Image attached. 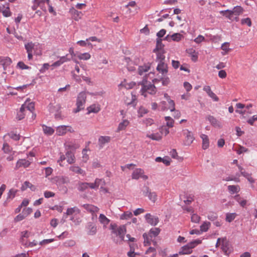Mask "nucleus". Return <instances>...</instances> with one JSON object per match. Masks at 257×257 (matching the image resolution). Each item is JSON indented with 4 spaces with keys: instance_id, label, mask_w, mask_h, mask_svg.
<instances>
[{
    "instance_id": "nucleus-1",
    "label": "nucleus",
    "mask_w": 257,
    "mask_h": 257,
    "mask_svg": "<svg viewBox=\"0 0 257 257\" xmlns=\"http://www.w3.org/2000/svg\"><path fill=\"white\" fill-rule=\"evenodd\" d=\"M110 229L111 230L112 233L118 236L120 239L119 242L115 239H113V241L116 243H121L122 241L124 240V235L126 231L125 226L122 225L117 227L116 224H111Z\"/></svg>"
},
{
    "instance_id": "nucleus-2",
    "label": "nucleus",
    "mask_w": 257,
    "mask_h": 257,
    "mask_svg": "<svg viewBox=\"0 0 257 257\" xmlns=\"http://www.w3.org/2000/svg\"><path fill=\"white\" fill-rule=\"evenodd\" d=\"M87 93L86 91H81L78 93L76 102V108L73 111L74 113H76L84 108Z\"/></svg>"
},
{
    "instance_id": "nucleus-3",
    "label": "nucleus",
    "mask_w": 257,
    "mask_h": 257,
    "mask_svg": "<svg viewBox=\"0 0 257 257\" xmlns=\"http://www.w3.org/2000/svg\"><path fill=\"white\" fill-rule=\"evenodd\" d=\"M142 88L141 91H142V95L146 96V95L145 94L146 92H148L151 94H155L156 93L157 90L154 84L151 83L148 84H145L144 82H142Z\"/></svg>"
},
{
    "instance_id": "nucleus-4",
    "label": "nucleus",
    "mask_w": 257,
    "mask_h": 257,
    "mask_svg": "<svg viewBox=\"0 0 257 257\" xmlns=\"http://www.w3.org/2000/svg\"><path fill=\"white\" fill-rule=\"evenodd\" d=\"M56 185L60 189H62L64 184H67L70 182L68 177L65 176H57L55 178Z\"/></svg>"
},
{
    "instance_id": "nucleus-5",
    "label": "nucleus",
    "mask_w": 257,
    "mask_h": 257,
    "mask_svg": "<svg viewBox=\"0 0 257 257\" xmlns=\"http://www.w3.org/2000/svg\"><path fill=\"white\" fill-rule=\"evenodd\" d=\"M143 194L147 196L149 199L153 203H155L157 199V195L155 192H151L148 186H145L143 190Z\"/></svg>"
},
{
    "instance_id": "nucleus-6",
    "label": "nucleus",
    "mask_w": 257,
    "mask_h": 257,
    "mask_svg": "<svg viewBox=\"0 0 257 257\" xmlns=\"http://www.w3.org/2000/svg\"><path fill=\"white\" fill-rule=\"evenodd\" d=\"M168 64L166 63V61L158 62V65L157 67V70L164 76L167 75L168 69Z\"/></svg>"
},
{
    "instance_id": "nucleus-7",
    "label": "nucleus",
    "mask_w": 257,
    "mask_h": 257,
    "mask_svg": "<svg viewBox=\"0 0 257 257\" xmlns=\"http://www.w3.org/2000/svg\"><path fill=\"white\" fill-rule=\"evenodd\" d=\"M146 222L152 226H156L159 223L158 217L152 215L150 213H147L145 216Z\"/></svg>"
},
{
    "instance_id": "nucleus-8",
    "label": "nucleus",
    "mask_w": 257,
    "mask_h": 257,
    "mask_svg": "<svg viewBox=\"0 0 257 257\" xmlns=\"http://www.w3.org/2000/svg\"><path fill=\"white\" fill-rule=\"evenodd\" d=\"M184 135L186 136V137L184 144L185 146H190L195 139L193 133L188 130H186Z\"/></svg>"
},
{
    "instance_id": "nucleus-9",
    "label": "nucleus",
    "mask_w": 257,
    "mask_h": 257,
    "mask_svg": "<svg viewBox=\"0 0 257 257\" xmlns=\"http://www.w3.org/2000/svg\"><path fill=\"white\" fill-rule=\"evenodd\" d=\"M30 162L28 160L26 159H19L16 163L15 169L18 170L22 167L24 168H27L30 166Z\"/></svg>"
},
{
    "instance_id": "nucleus-10",
    "label": "nucleus",
    "mask_w": 257,
    "mask_h": 257,
    "mask_svg": "<svg viewBox=\"0 0 257 257\" xmlns=\"http://www.w3.org/2000/svg\"><path fill=\"white\" fill-rule=\"evenodd\" d=\"M86 228L87 229V234L89 235H93L97 232V228L93 222H89L87 224Z\"/></svg>"
},
{
    "instance_id": "nucleus-11",
    "label": "nucleus",
    "mask_w": 257,
    "mask_h": 257,
    "mask_svg": "<svg viewBox=\"0 0 257 257\" xmlns=\"http://www.w3.org/2000/svg\"><path fill=\"white\" fill-rule=\"evenodd\" d=\"M12 63V61L10 58L8 57L0 56V65L3 66L4 70H6L7 68Z\"/></svg>"
},
{
    "instance_id": "nucleus-12",
    "label": "nucleus",
    "mask_w": 257,
    "mask_h": 257,
    "mask_svg": "<svg viewBox=\"0 0 257 257\" xmlns=\"http://www.w3.org/2000/svg\"><path fill=\"white\" fill-rule=\"evenodd\" d=\"M69 170L75 174H80L83 176H85V171L81 169L79 166L76 165L71 166L69 167Z\"/></svg>"
},
{
    "instance_id": "nucleus-13",
    "label": "nucleus",
    "mask_w": 257,
    "mask_h": 257,
    "mask_svg": "<svg viewBox=\"0 0 257 257\" xmlns=\"http://www.w3.org/2000/svg\"><path fill=\"white\" fill-rule=\"evenodd\" d=\"M164 97L168 102V109H170L171 111H173V110H175V102L171 99L170 96L167 93H165L164 95Z\"/></svg>"
},
{
    "instance_id": "nucleus-14",
    "label": "nucleus",
    "mask_w": 257,
    "mask_h": 257,
    "mask_svg": "<svg viewBox=\"0 0 257 257\" xmlns=\"http://www.w3.org/2000/svg\"><path fill=\"white\" fill-rule=\"evenodd\" d=\"M110 141L109 136H100L98 139V145L100 149H102L104 145Z\"/></svg>"
},
{
    "instance_id": "nucleus-15",
    "label": "nucleus",
    "mask_w": 257,
    "mask_h": 257,
    "mask_svg": "<svg viewBox=\"0 0 257 257\" xmlns=\"http://www.w3.org/2000/svg\"><path fill=\"white\" fill-rule=\"evenodd\" d=\"M27 103V102L25 101L24 104L22 105L20 108V110L17 113V118L20 120L23 119L25 117V111L26 110V105Z\"/></svg>"
},
{
    "instance_id": "nucleus-16",
    "label": "nucleus",
    "mask_w": 257,
    "mask_h": 257,
    "mask_svg": "<svg viewBox=\"0 0 257 257\" xmlns=\"http://www.w3.org/2000/svg\"><path fill=\"white\" fill-rule=\"evenodd\" d=\"M67 162L69 164H72L75 162V157L74 153L71 151H68L65 154Z\"/></svg>"
},
{
    "instance_id": "nucleus-17",
    "label": "nucleus",
    "mask_w": 257,
    "mask_h": 257,
    "mask_svg": "<svg viewBox=\"0 0 257 257\" xmlns=\"http://www.w3.org/2000/svg\"><path fill=\"white\" fill-rule=\"evenodd\" d=\"M144 171L141 168L136 169L132 174V178L133 179L138 180L144 174Z\"/></svg>"
},
{
    "instance_id": "nucleus-18",
    "label": "nucleus",
    "mask_w": 257,
    "mask_h": 257,
    "mask_svg": "<svg viewBox=\"0 0 257 257\" xmlns=\"http://www.w3.org/2000/svg\"><path fill=\"white\" fill-rule=\"evenodd\" d=\"M151 67V64L150 63H148L147 64H145L142 66H140L138 68V72L140 75H143L145 72H148Z\"/></svg>"
},
{
    "instance_id": "nucleus-19",
    "label": "nucleus",
    "mask_w": 257,
    "mask_h": 257,
    "mask_svg": "<svg viewBox=\"0 0 257 257\" xmlns=\"http://www.w3.org/2000/svg\"><path fill=\"white\" fill-rule=\"evenodd\" d=\"M87 110L88 111L87 114H89L90 113H97L100 111V108L99 105L93 104L88 107Z\"/></svg>"
},
{
    "instance_id": "nucleus-20",
    "label": "nucleus",
    "mask_w": 257,
    "mask_h": 257,
    "mask_svg": "<svg viewBox=\"0 0 257 257\" xmlns=\"http://www.w3.org/2000/svg\"><path fill=\"white\" fill-rule=\"evenodd\" d=\"M200 138L202 140V149L203 150L207 149L209 146V141L208 137L205 134H201Z\"/></svg>"
},
{
    "instance_id": "nucleus-21",
    "label": "nucleus",
    "mask_w": 257,
    "mask_h": 257,
    "mask_svg": "<svg viewBox=\"0 0 257 257\" xmlns=\"http://www.w3.org/2000/svg\"><path fill=\"white\" fill-rule=\"evenodd\" d=\"M192 252V249H191V247H190L188 244L187 243L185 245L183 246L180 249L179 251V254H190Z\"/></svg>"
},
{
    "instance_id": "nucleus-22",
    "label": "nucleus",
    "mask_w": 257,
    "mask_h": 257,
    "mask_svg": "<svg viewBox=\"0 0 257 257\" xmlns=\"http://www.w3.org/2000/svg\"><path fill=\"white\" fill-rule=\"evenodd\" d=\"M157 57H156V62H163L166 61L165 60V56L164 55L165 51V50H161V51H157L156 52Z\"/></svg>"
},
{
    "instance_id": "nucleus-23",
    "label": "nucleus",
    "mask_w": 257,
    "mask_h": 257,
    "mask_svg": "<svg viewBox=\"0 0 257 257\" xmlns=\"http://www.w3.org/2000/svg\"><path fill=\"white\" fill-rule=\"evenodd\" d=\"M124 61L127 63V69L129 71H134L135 70V67L133 62L131 60L129 57H125Z\"/></svg>"
},
{
    "instance_id": "nucleus-24",
    "label": "nucleus",
    "mask_w": 257,
    "mask_h": 257,
    "mask_svg": "<svg viewBox=\"0 0 257 257\" xmlns=\"http://www.w3.org/2000/svg\"><path fill=\"white\" fill-rule=\"evenodd\" d=\"M68 126L66 125H60L57 127L56 134L58 136H63L65 135L67 132V128Z\"/></svg>"
},
{
    "instance_id": "nucleus-25",
    "label": "nucleus",
    "mask_w": 257,
    "mask_h": 257,
    "mask_svg": "<svg viewBox=\"0 0 257 257\" xmlns=\"http://www.w3.org/2000/svg\"><path fill=\"white\" fill-rule=\"evenodd\" d=\"M130 122L127 119H124L120 122L118 124V127L117 128V132H120L122 130H124L126 127L128 126Z\"/></svg>"
},
{
    "instance_id": "nucleus-26",
    "label": "nucleus",
    "mask_w": 257,
    "mask_h": 257,
    "mask_svg": "<svg viewBox=\"0 0 257 257\" xmlns=\"http://www.w3.org/2000/svg\"><path fill=\"white\" fill-rule=\"evenodd\" d=\"M164 45L162 43L161 39H157L156 48L153 50V52H156L157 51L164 50Z\"/></svg>"
},
{
    "instance_id": "nucleus-27",
    "label": "nucleus",
    "mask_w": 257,
    "mask_h": 257,
    "mask_svg": "<svg viewBox=\"0 0 257 257\" xmlns=\"http://www.w3.org/2000/svg\"><path fill=\"white\" fill-rule=\"evenodd\" d=\"M207 120L210 122V123L215 127H220V123L217 120L216 118H215L213 116L208 115L207 117Z\"/></svg>"
},
{
    "instance_id": "nucleus-28",
    "label": "nucleus",
    "mask_w": 257,
    "mask_h": 257,
    "mask_svg": "<svg viewBox=\"0 0 257 257\" xmlns=\"http://www.w3.org/2000/svg\"><path fill=\"white\" fill-rule=\"evenodd\" d=\"M98 220L100 223L103 224L104 226L108 225L110 222V220L107 218L103 214H100L99 215Z\"/></svg>"
},
{
    "instance_id": "nucleus-29",
    "label": "nucleus",
    "mask_w": 257,
    "mask_h": 257,
    "mask_svg": "<svg viewBox=\"0 0 257 257\" xmlns=\"http://www.w3.org/2000/svg\"><path fill=\"white\" fill-rule=\"evenodd\" d=\"M80 210L77 207H74L72 208H68L67 209L66 212L65 213L67 215H71L73 213H76V214H79Z\"/></svg>"
},
{
    "instance_id": "nucleus-30",
    "label": "nucleus",
    "mask_w": 257,
    "mask_h": 257,
    "mask_svg": "<svg viewBox=\"0 0 257 257\" xmlns=\"http://www.w3.org/2000/svg\"><path fill=\"white\" fill-rule=\"evenodd\" d=\"M42 127L43 132L46 135L51 136L54 133V130L51 127L44 124L42 125Z\"/></svg>"
},
{
    "instance_id": "nucleus-31",
    "label": "nucleus",
    "mask_w": 257,
    "mask_h": 257,
    "mask_svg": "<svg viewBox=\"0 0 257 257\" xmlns=\"http://www.w3.org/2000/svg\"><path fill=\"white\" fill-rule=\"evenodd\" d=\"M160 232V229L159 228H151L148 234L150 235L151 238L153 237H155L159 235Z\"/></svg>"
},
{
    "instance_id": "nucleus-32",
    "label": "nucleus",
    "mask_w": 257,
    "mask_h": 257,
    "mask_svg": "<svg viewBox=\"0 0 257 257\" xmlns=\"http://www.w3.org/2000/svg\"><path fill=\"white\" fill-rule=\"evenodd\" d=\"M237 216L235 213H227L226 214L225 220L228 222H232Z\"/></svg>"
},
{
    "instance_id": "nucleus-33",
    "label": "nucleus",
    "mask_w": 257,
    "mask_h": 257,
    "mask_svg": "<svg viewBox=\"0 0 257 257\" xmlns=\"http://www.w3.org/2000/svg\"><path fill=\"white\" fill-rule=\"evenodd\" d=\"M143 237L144 239V244L145 246H149L151 245V241L152 238H151L150 235L146 233H144L143 235Z\"/></svg>"
},
{
    "instance_id": "nucleus-34",
    "label": "nucleus",
    "mask_w": 257,
    "mask_h": 257,
    "mask_svg": "<svg viewBox=\"0 0 257 257\" xmlns=\"http://www.w3.org/2000/svg\"><path fill=\"white\" fill-rule=\"evenodd\" d=\"M227 188L229 192L231 194L238 192L240 189L238 185H229Z\"/></svg>"
},
{
    "instance_id": "nucleus-35",
    "label": "nucleus",
    "mask_w": 257,
    "mask_h": 257,
    "mask_svg": "<svg viewBox=\"0 0 257 257\" xmlns=\"http://www.w3.org/2000/svg\"><path fill=\"white\" fill-rule=\"evenodd\" d=\"M220 13L222 14L223 16L226 17L228 19L231 20V16L233 15V12H232L231 10H226L224 11H221L220 12Z\"/></svg>"
},
{
    "instance_id": "nucleus-36",
    "label": "nucleus",
    "mask_w": 257,
    "mask_h": 257,
    "mask_svg": "<svg viewBox=\"0 0 257 257\" xmlns=\"http://www.w3.org/2000/svg\"><path fill=\"white\" fill-rule=\"evenodd\" d=\"M210 223L209 222L205 221L200 226V231L201 232H206L210 226Z\"/></svg>"
},
{
    "instance_id": "nucleus-37",
    "label": "nucleus",
    "mask_w": 257,
    "mask_h": 257,
    "mask_svg": "<svg viewBox=\"0 0 257 257\" xmlns=\"http://www.w3.org/2000/svg\"><path fill=\"white\" fill-rule=\"evenodd\" d=\"M26 101L27 102L26 105V109H27L30 112L32 113L35 109L34 103L33 102H29V101H28V100H27Z\"/></svg>"
},
{
    "instance_id": "nucleus-38",
    "label": "nucleus",
    "mask_w": 257,
    "mask_h": 257,
    "mask_svg": "<svg viewBox=\"0 0 257 257\" xmlns=\"http://www.w3.org/2000/svg\"><path fill=\"white\" fill-rule=\"evenodd\" d=\"M147 137L153 140L160 141L162 139L161 136L159 133L147 135Z\"/></svg>"
},
{
    "instance_id": "nucleus-39",
    "label": "nucleus",
    "mask_w": 257,
    "mask_h": 257,
    "mask_svg": "<svg viewBox=\"0 0 257 257\" xmlns=\"http://www.w3.org/2000/svg\"><path fill=\"white\" fill-rule=\"evenodd\" d=\"M145 253L150 255L151 257H155L156 255V250L154 247H149L146 250Z\"/></svg>"
},
{
    "instance_id": "nucleus-40",
    "label": "nucleus",
    "mask_w": 257,
    "mask_h": 257,
    "mask_svg": "<svg viewBox=\"0 0 257 257\" xmlns=\"http://www.w3.org/2000/svg\"><path fill=\"white\" fill-rule=\"evenodd\" d=\"M34 47V44L32 42L28 43L25 45V48L27 53H33V50Z\"/></svg>"
},
{
    "instance_id": "nucleus-41",
    "label": "nucleus",
    "mask_w": 257,
    "mask_h": 257,
    "mask_svg": "<svg viewBox=\"0 0 257 257\" xmlns=\"http://www.w3.org/2000/svg\"><path fill=\"white\" fill-rule=\"evenodd\" d=\"M49 0H34L33 3H36L42 9L45 4L49 5Z\"/></svg>"
},
{
    "instance_id": "nucleus-42",
    "label": "nucleus",
    "mask_w": 257,
    "mask_h": 257,
    "mask_svg": "<svg viewBox=\"0 0 257 257\" xmlns=\"http://www.w3.org/2000/svg\"><path fill=\"white\" fill-rule=\"evenodd\" d=\"M201 242L202 241L201 239H197L189 242L188 244L190 247H191V249H192L196 246L201 243Z\"/></svg>"
},
{
    "instance_id": "nucleus-43",
    "label": "nucleus",
    "mask_w": 257,
    "mask_h": 257,
    "mask_svg": "<svg viewBox=\"0 0 257 257\" xmlns=\"http://www.w3.org/2000/svg\"><path fill=\"white\" fill-rule=\"evenodd\" d=\"M32 187L34 188V186L29 181H25L24 184L22 185L21 189L22 191H24L26 190L28 188L32 189Z\"/></svg>"
},
{
    "instance_id": "nucleus-44",
    "label": "nucleus",
    "mask_w": 257,
    "mask_h": 257,
    "mask_svg": "<svg viewBox=\"0 0 257 257\" xmlns=\"http://www.w3.org/2000/svg\"><path fill=\"white\" fill-rule=\"evenodd\" d=\"M171 37L174 41L179 42L183 38V35L180 33H175Z\"/></svg>"
},
{
    "instance_id": "nucleus-45",
    "label": "nucleus",
    "mask_w": 257,
    "mask_h": 257,
    "mask_svg": "<svg viewBox=\"0 0 257 257\" xmlns=\"http://www.w3.org/2000/svg\"><path fill=\"white\" fill-rule=\"evenodd\" d=\"M221 248L222 251L224 252V254L228 255L229 254L230 251H229V247L228 244L222 243Z\"/></svg>"
},
{
    "instance_id": "nucleus-46",
    "label": "nucleus",
    "mask_w": 257,
    "mask_h": 257,
    "mask_svg": "<svg viewBox=\"0 0 257 257\" xmlns=\"http://www.w3.org/2000/svg\"><path fill=\"white\" fill-rule=\"evenodd\" d=\"M7 6L5 10L2 11L3 15L5 17H10L12 15V13L10 11V8L9 7V4H7Z\"/></svg>"
},
{
    "instance_id": "nucleus-47",
    "label": "nucleus",
    "mask_w": 257,
    "mask_h": 257,
    "mask_svg": "<svg viewBox=\"0 0 257 257\" xmlns=\"http://www.w3.org/2000/svg\"><path fill=\"white\" fill-rule=\"evenodd\" d=\"M207 217L209 220L211 221H214L217 218L218 215L215 212H211L208 214Z\"/></svg>"
},
{
    "instance_id": "nucleus-48",
    "label": "nucleus",
    "mask_w": 257,
    "mask_h": 257,
    "mask_svg": "<svg viewBox=\"0 0 257 257\" xmlns=\"http://www.w3.org/2000/svg\"><path fill=\"white\" fill-rule=\"evenodd\" d=\"M88 188L87 182H81L79 184L78 189L80 191H83Z\"/></svg>"
},
{
    "instance_id": "nucleus-49",
    "label": "nucleus",
    "mask_w": 257,
    "mask_h": 257,
    "mask_svg": "<svg viewBox=\"0 0 257 257\" xmlns=\"http://www.w3.org/2000/svg\"><path fill=\"white\" fill-rule=\"evenodd\" d=\"M133 216V214L130 211L124 212L120 216V219H127L131 218Z\"/></svg>"
},
{
    "instance_id": "nucleus-50",
    "label": "nucleus",
    "mask_w": 257,
    "mask_h": 257,
    "mask_svg": "<svg viewBox=\"0 0 257 257\" xmlns=\"http://www.w3.org/2000/svg\"><path fill=\"white\" fill-rule=\"evenodd\" d=\"M242 175L246 178L250 183H253L254 182V180L251 177V174L246 172H243L242 173Z\"/></svg>"
},
{
    "instance_id": "nucleus-51",
    "label": "nucleus",
    "mask_w": 257,
    "mask_h": 257,
    "mask_svg": "<svg viewBox=\"0 0 257 257\" xmlns=\"http://www.w3.org/2000/svg\"><path fill=\"white\" fill-rule=\"evenodd\" d=\"M232 11L233 12V14H235L236 15H239L242 13L243 9L240 6H236L234 7Z\"/></svg>"
},
{
    "instance_id": "nucleus-52",
    "label": "nucleus",
    "mask_w": 257,
    "mask_h": 257,
    "mask_svg": "<svg viewBox=\"0 0 257 257\" xmlns=\"http://www.w3.org/2000/svg\"><path fill=\"white\" fill-rule=\"evenodd\" d=\"M88 211L91 212H97L99 210V208L92 205H87V207L86 208Z\"/></svg>"
},
{
    "instance_id": "nucleus-53",
    "label": "nucleus",
    "mask_w": 257,
    "mask_h": 257,
    "mask_svg": "<svg viewBox=\"0 0 257 257\" xmlns=\"http://www.w3.org/2000/svg\"><path fill=\"white\" fill-rule=\"evenodd\" d=\"M17 192V190H15L14 189H11L10 190L8 194V199L10 198L11 199H13Z\"/></svg>"
},
{
    "instance_id": "nucleus-54",
    "label": "nucleus",
    "mask_w": 257,
    "mask_h": 257,
    "mask_svg": "<svg viewBox=\"0 0 257 257\" xmlns=\"http://www.w3.org/2000/svg\"><path fill=\"white\" fill-rule=\"evenodd\" d=\"M17 67L22 70L30 69L31 67L26 65L23 62L20 61L17 63Z\"/></svg>"
},
{
    "instance_id": "nucleus-55",
    "label": "nucleus",
    "mask_w": 257,
    "mask_h": 257,
    "mask_svg": "<svg viewBox=\"0 0 257 257\" xmlns=\"http://www.w3.org/2000/svg\"><path fill=\"white\" fill-rule=\"evenodd\" d=\"M207 36L208 37L210 41L215 43L217 42L220 39V37L218 35H207Z\"/></svg>"
},
{
    "instance_id": "nucleus-56",
    "label": "nucleus",
    "mask_w": 257,
    "mask_h": 257,
    "mask_svg": "<svg viewBox=\"0 0 257 257\" xmlns=\"http://www.w3.org/2000/svg\"><path fill=\"white\" fill-rule=\"evenodd\" d=\"M185 197L186 199L184 200V202L187 205L190 204L194 200V196L192 194L187 195Z\"/></svg>"
},
{
    "instance_id": "nucleus-57",
    "label": "nucleus",
    "mask_w": 257,
    "mask_h": 257,
    "mask_svg": "<svg viewBox=\"0 0 257 257\" xmlns=\"http://www.w3.org/2000/svg\"><path fill=\"white\" fill-rule=\"evenodd\" d=\"M159 106L162 111L168 110V107L167 106V102L165 101H162L160 102Z\"/></svg>"
},
{
    "instance_id": "nucleus-58",
    "label": "nucleus",
    "mask_w": 257,
    "mask_h": 257,
    "mask_svg": "<svg viewBox=\"0 0 257 257\" xmlns=\"http://www.w3.org/2000/svg\"><path fill=\"white\" fill-rule=\"evenodd\" d=\"M78 58L82 60H88L90 58V55L88 53H84L80 54L78 56Z\"/></svg>"
},
{
    "instance_id": "nucleus-59",
    "label": "nucleus",
    "mask_w": 257,
    "mask_h": 257,
    "mask_svg": "<svg viewBox=\"0 0 257 257\" xmlns=\"http://www.w3.org/2000/svg\"><path fill=\"white\" fill-rule=\"evenodd\" d=\"M138 112L139 117H142L145 114L148 112V111L145 108L141 107Z\"/></svg>"
},
{
    "instance_id": "nucleus-60",
    "label": "nucleus",
    "mask_w": 257,
    "mask_h": 257,
    "mask_svg": "<svg viewBox=\"0 0 257 257\" xmlns=\"http://www.w3.org/2000/svg\"><path fill=\"white\" fill-rule=\"evenodd\" d=\"M50 65L48 63H44L42 67L40 69L39 71L41 73H44L46 70H48Z\"/></svg>"
},
{
    "instance_id": "nucleus-61",
    "label": "nucleus",
    "mask_w": 257,
    "mask_h": 257,
    "mask_svg": "<svg viewBox=\"0 0 257 257\" xmlns=\"http://www.w3.org/2000/svg\"><path fill=\"white\" fill-rule=\"evenodd\" d=\"M241 23L242 25H246L249 27H250L251 25V22L249 18L242 19L241 20Z\"/></svg>"
},
{
    "instance_id": "nucleus-62",
    "label": "nucleus",
    "mask_w": 257,
    "mask_h": 257,
    "mask_svg": "<svg viewBox=\"0 0 257 257\" xmlns=\"http://www.w3.org/2000/svg\"><path fill=\"white\" fill-rule=\"evenodd\" d=\"M200 217L196 214H193L191 216V221L194 223H198L200 221Z\"/></svg>"
},
{
    "instance_id": "nucleus-63",
    "label": "nucleus",
    "mask_w": 257,
    "mask_h": 257,
    "mask_svg": "<svg viewBox=\"0 0 257 257\" xmlns=\"http://www.w3.org/2000/svg\"><path fill=\"white\" fill-rule=\"evenodd\" d=\"M154 122V120L151 118H146L143 120V123L146 125V126H150L153 124Z\"/></svg>"
},
{
    "instance_id": "nucleus-64",
    "label": "nucleus",
    "mask_w": 257,
    "mask_h": 257,
    "mask_svg": "<svg viewBox=\"0 0 257 257\" xmlns=\"http://www.w3.org/2000/svg\"><path fill=\"white\" fill-rule=\"evenodd\" d=\"M256 120H257V115H254L248 118L247 120V122L250 125H253L254 122Z\"/></svg>"
}]
</instances>
